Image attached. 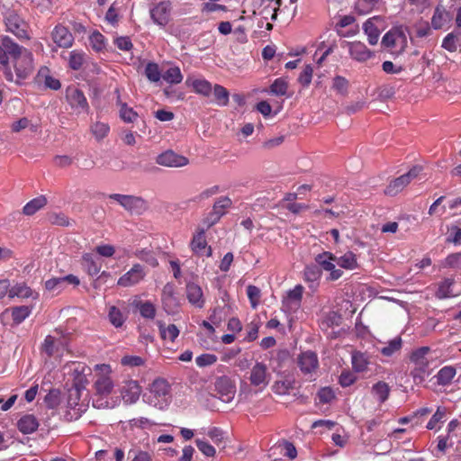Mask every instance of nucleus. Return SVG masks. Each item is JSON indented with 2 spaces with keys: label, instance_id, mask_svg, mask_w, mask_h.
<instances>
[{
  "label": "nucleus",
  "instance_id": "1",
  "mask_svg": "<svg viewBox=\"0 0 461 461\" xmlns=\"http://www.w3.org/2000/svg\"><path fill=\"white\" fill-rule=\"evenodd\" d=\"M33 55L8 37L0 40V65L6 80L21 84L32 73Z\"/></svg>",
  "mask_w": 461,
  "mask_h": 461
},
{
  "label": "nucleus",
  "instance_id": "2",
  "mask_svg": "<svg viewBox=\"0 0 461 461\" xmlns=\"http://www.w3.org/2000/svg\"><path fill=\"white\" fill-rule=\"evenodd\" d=\"M88 404V393L83 387L76 384L68 391L62 404L64 419L68 421L79 419L87 410Z\"/></svg>",
  "mask_w": 461,
  "mask_h": 461
},
{
  "label": "nucleus",
  "instance_id": "3",
  "mask_svg": "<svg viewBox=\"0 0 461 461\" xmlns=\"http://www.w3.org/2000/svg\"><path fill=\"white\" fill-rule=\"evenodd\" d=\"M112 367L107 364H99L95 366V388L100 399L94 402L97 408H113L114 403L110 402L106 397L113 392L114 387L113 380L111 376Z\"/></svg>",
  "mask_w": 461,
  "mask_h": 461
},
{
  "label": "nucleus",
  "instance_id": "4",
  "mask_svg": "<svg viewBox=\"0 0 461 461\" xmlns=\"http://www.w3.org/2000/svg\"><path fill=\"white\" fill-rule=\"evenodd\" d=\"M143 402L160 411L167 410L171 403V386L164 378H156L149 384L142 396Z\"/></svg>",
  "mask_w": 461,
  "mask_h": 461
},
{
  "label": "nucleus",
  "instance_id": "5",
  "mask_svg": "<svg viewBox=\"0 0 461 461\" xmlns=\"http://www.w3.org/2000/svg\"><path fill=\"white\" fill-rule=\"evenodd\" d=\"M430 353L431 348L424 346L415 348L410 354V362L412 365L411 376L416 384L424 382L430 374Z\"/></svg>",
  "mask_w": 461,
  "mask_h": 461
},
{
  "label": "nucleus",
  "instance_id": "6",
  "mask_svg": "<svg viewBox=\"0 0 461 461\" xmlns=\"http://www.w3.org/2000/svg\"><path fill=\"white\" fill-rule=\"evenodd\" d=\"M381 43L393 54H401L408 45L407 35L402 27H393L384 35Z\"/></svg>",
  "mask_w": 461,
  "mask_h": 461
},
{
  "label": "nucleus",
  "instance_id": "7",
  "mask_svg": "<svg viewBox=\"0 0 461 461\" xmlns=\"http://www.w3.org/2000/svg\"><path fill=\"white\" fill-rule=\"evenodd\" d=\"M314 261L321 269V272H328L327 279L336 281L343 276V271L337 267V256L330 251H323L317 254Z\"/></svg>",
  "mask_w": 461,
  "mask_h": 461
},
{
  "label": "nucleus",
  "instance_id": "8",
  "mask_svg": "<svg viewBox=\"0 0 461 461\" xmlns=\"http://www.w3.org/2000/svg\"><path fill=\"white\" fill-rule=\"evenodd\" d=\"M108 197L131 213L140 214L148 208L147 202L140 196L112 194Z\"/></svg>",
  "mask_w": 461,
  "mask_h": 461
},
{
  "label": "nucleus",
  "instance_id": "9",
  "mask_svg": "<svg viewBox=\"0 0 461 461\" xmlns=\"http://www.w3.org/2000/svg\"><path fill=\"white\" fill-rule=\"evenodd\" d=\"M341 47L346 49L349 57L358 63H365L375 58V51L359 41H343Z\"/></svg>",
  "mask_w": 461,
  "mask_h": 461
},
{
  "label": "nucleus",
  "instance_id": "10",
  "mask_svg": "<svg viewBox=\"0 0 461 461\" xmlns=\"http://www.w3.org/2000/svg\"><path fill=\"white\" fill-rule=\"evenodd\" d=\"M249 380L252 386L262 392L271 380V374L267 365L262 362H256L250 369Z\"/></svg>",
  "mask_w": 461,
  "mask_h": 461
},
{
  "label": "nucleus",
  "instance_id": "11",
  "mask_svg": "<svg viewBox=\"0 0 461 461\" xmlns=\"http://www.w3.org/2000/svg\"><path fill=\"white\" fill-rule=\"evenodd\" d=\"M385 21L382 16H373L364 23L363 31L370 45L377 44L380 34L385 29Z\"/></svg>",
  "mask_w": 461,
  "mask_h": 461
},
{
  "label": "nucleus",
  "instance_id": "12",
  "mask_svg": "<svg viewBox=\"0 0 461 461\" xmlns=\"http://www.w3.org/2000/svg\"><path fill=\"white\" fill-rule=\"evenodd\" d=\"M79 284L80 280L77 276L74 275H68L65 276L52 277L46 280L44 283V289L50 294L57 295L64 291L68 285L77 286Z\"/></svg>",
  "mask_w": 461,
  "mask_h": 461
},
{
  "label": "nucleus",
  "instance_id": "13",
  "mask_svg": "<svg viewBox=\"0 0 461 461\" xmlns=\"http://www.w3.org/2000/svg\"><path fill=\"white\" fill-rule=\"evenodd\" d=\"M50 36L55 44V48H53L52 50H55L57 48L69 49L74 44L75 39L72 32L62 24L56 25Z\"/></svg>",
  "mask_w": 461,
  "mask_h": 461
},
{
  "label": "nucleus",
  "instance_id": "14",
  "mask_svg": "<svg viewBox=\"0 0 461 461\" xmlns=\"http://www.w3.org/2000/svg\"><path fill=\"white\" fill-rule=\"evenodd\" d=\"M66 98L70 107L77 113H87L88 103L83 92L76 86H69L66 91Z\"/></svg>",
  "mask_w": 461,
  "mask_h": 461
},
{
  "label": "nucleus",
  "instance_id": "15",
  "mask_svg": "<svg viewBox=\"0 0 461 461\" xmlns=\"http://www.w3.org/2000/svg\"><path fill=\"white\" fill-rule=\"evenodd\" d=\"M421 167H413L409 170L408 173L402 175L401 176L391 181L385 189V193L389 195H395L407 186L412 179L417 177L420 172Z\"/></svg>",
  "mask_w": 461,
  "mask_h": 461
},
{
  "label": "nucleus",
  "instance_id": "16",
  "mask_svg": "<svg viewBox=\"0 0 461 461\" xmlns=\"http://www.w3.org/2000/svg\"><path fill=\"white\" fill-rule=\"evenodd\" d=\"M66 341L60 336L48 335L41 347L42 353L48 357H59L66 350Z\"/></svg>",
  "mask_w": 461,
  "mask_h": 461
},
{
  "label": "nucleus",
  "instance_id": "17",
  "mask_svg": "<svg viewBox=\"0 0 461 461\" xmlns=\"http://www.w3.org/2000/svg\"><path fill=\"white\" fill-rule=\"evenodd\" d=\"M298 366L304 375L312 379L317 373L319 361L317 355L312 351H306L298 357Z\"/></svg>",
  "mask_w": 461,
  "mask_h": 461
},
{
  "label": "nucleus",
  "instance_id": "18",
  "mask_svg": "<svg viewBox=\"0 0 461 461\" xmlns=\"http://www.w3.org/2000/svg\"><path fill=\"white\" fill-rule=\"evenodd\" d=\"M7 30L19 39H29L26 23L15 13H9L5 16Z\"/></svg>",
  "mask_w": 461,
  "mask_h": 461
},
{
  "label": "nucleus",
  "instance_id": "19",
  "mask_svg": "<svg viewBox=\"0 0 461 461\" xmlns=\"http://www.w3.org/2000/svg\"><path fill=\"white\" fill-rule=\"evenodd\" d=\"M146 275L147 273L141 265L134 264L129 271L118 279L117 285L122 287L133 286L140 283Z\"/></svg>",
  "mask_w": 461,
  "mask_h": 461
},
{
  "label": "nucleus",
  "instance_id": "20",
  "mask_svg": "<svg viewBox=\"0 0 461 461\" xmlns=\"http://www.w3.org/2000/svg\"><path fill=\"white\" fill-rule=\"evenodd\" d=\"M215 390L224 402H230L236 394L235 383L228 376H221L216 380Z\"/></svg>",
  "mask_w": 461,
  "mask_h": 461
},
{
  "label": "nucleus",
  "instance_id": "21",
  "mask_svg": "<svg viewBox=\"0 0 461 461\" xmlns=\"http://www.w3.org/2000/svg\"><path fill=\"white\" fill-rule=\"evenodd\" d=\"M190 249L193 251V253L197 256H212V251L211 247L207 245L205 230L203 228L197 229L196 231L194 233L190 242Z\"/></svg>",
  "mask_w": 461,
  "mask_h": 461
},
{
  "label": "nucleus",
  "instance_id": "22",
  "mask_svg": "<svg viewBox=\"0 0 461 461\" xmlns=\"http://www.w3.org/2000/svg\"><path fill=\"white\" fill-rule=\"evenodd\" d=\"M189 160L185 156L179 155L173 150L162 152L156 158V163L167 167H182L188 164Z\"/></svg>",
  "mask_w": 461,
  "mask_h": 461
},
{
  "label": "nucleus",
  "instance_id": "23",
  "mask_svg": "<svg viewBox=\"0 0 461 461\" xmlns=\"http://www.w3.org/2000/svg\"><path fill=\"white\" fill-rule=\"evenodd\" d=\"M140 394L141 386L138 381L130 379L122 383L121 387V395L125 403H135L139 400Z\"/></svg>",
  "mask_w": 461,
  "mask_h": 461
},
{
  "label": "nucleus",
  "instance_id": "24",
  "mask_svg": "<svg viewBox=\"0 0 461 461\" xmlns=\"http://www.w3.org/2000/svg\"><path fill=\"white\" fill-rule=\"evenodd\" d=\"M170 3L160 2L150 9L152 21L160 27H165L169 21Z\"/></svg>",
  "mask_w": 461,
  "mask_h": 461
},
{
  "label": "nucleus",
  "instance_id": "25",
  "mask_svg": "<svg viewBox=\"0 0 461 461\" xmlns=\"http://www.w3.org/2000/svg\"><path fill=\"white\" fill-rule=\"evenodd\" d=\"M303 287L301 285H295L289 290L283 300V307L289 312H294L299 309L303 298Z\"/></svg>",
  "mask_w": 461,
  "mask_h": 461
},
{
  "label": "nucleus",
  "instance_id": "26",
  "mask_svg": "<svg viewBox=\"0 0 461 461\" xmlns=\"http://www.w3.org/2000/svg\"><path fill=\"white\" fill-rule=\"evenodd\" d=\"M355 23V18L352 15H344L339 18V22L336 24L337 33L340 37H352L357 34L358 32V28L357 25H352Z\"/></svg>",
  "mask_w": 461,
  "mask_h": 461
},
{
  "label": "nucleus",
  "instance_id": "27",
  "mask_svg": "<svg viewBox=\"0 0 461 461\" xmlns=\"http://www.w3.org/2000/svg\"><path fill=\"white\" fill-rule=\"evenodd\" d=\"M450 21L451 15L449 12H447L442 5L436 6L430 20L431 27L434 30H441L445 28Z\"/></svg>",
  "mask_w": 461,
  "mask_h": 461
},
{
  "label": "nucleus",
  "instance_id": "28",
  "mask_svg": "<svg viewBox=\"0 0 461 461\" xmlns=\"http://www.w3.org/2000/svg\"><path fill=\"white\" fill-rule=\"evenodd\" d=\"M185 84L191 86L196 94L203 96H209L212 93V85L204 78L188 77Z\"/></svg>",
  "mask_w": 461,
  "mask_h": 461
},
{
  "label": "nucleus",
  "instance_id": "29",
  "mask_svg": "<svg viewBox=\"0 0 461 461\" xmlns=\"http://www.w3.org/2000/svg\"><path fill=\"white\" fill-rule=\"evenodd\" d=\"M186 297L194 307L202 308L204 304L203 290L197 284L188 283L186 285Z\"/></svg>",
  "mask_w": 461,
  "mask_h": 461
},
{
  "label": "nucleus",
  "instance_id": "30",
  "mask_svg": "<svg viewBox=\"0 0 461 461\" xmlns=\"http://www.w3.org/2000/svg\"><path fill=\"white\" fill-rule=\"evenodd\" d=\"M162 303L164 309L170 312H174V310L178 306L177 300L175 296V287L172 284H167L163 287L162 290Z\"/></svg>",
  "mask_w": 461,
  "mask_h": 461
},
{
  "label": "nucleus",
  "instance_id": "31",
  "mask_svg": "<svg viewBox=\"0 0 461 461\" xmlns=\"http://www.w3.org/2000/svg\"><path fill=\"white\" fill-rule=\"evenodd\" d=\"M115 93L117 95V101L116 104L120 107L119 113L120 118L127 123H131L135 122L138 118V113L126 103L122 102L119 89L115 90Z\"/></svg>",
  "mask_w": 461,
  "mask_h": 461
},
{
  "label": "nucleus",
  "instance_id": "32",
  "mask_svg": "<svg viewBox=\"0 0 461 461\" xmlns=\"http://www.w3.org/2000/svg\"><path fill=\"white\" fill-rule=\"evenodd\" d=\"M337 265L339 267L338 268L349 271L357 269L359 267L357 257L352 251H347L343 255L337 257Z\"/></svg>",
  "mask_w": 461,
  "mask_h": 461
},
{
  "label": "nucleus",
  "instance_id": "33",
  "mask_svg": "<svg viewBox=\"0 0 461 461\" xmlns=\"http://www.w3.org/2000/svg\"><path fill=\"white\" fill-rule=\"evenodd\" d=\"M17 426L22 433L31 434L38 429L39 422L33 415L27 414L18 420Z\"/></svg>",
  "mask_w": 461,
  "mask_h": 461
},
{
  "label": "nucleus",
  "instance_id": "34",
  "mask_svg": "<svg viewBox=\"0 0 461 461\" xmlns=\"http://www.w3.org/2000/svg\"><path fill=\"white\" fill-rule=\"evenodd\" d=\"M441 47L449 52H455L461 47V32H452L447 34L442 41Z\"/></svg>",
  "mask_w": 461,
  "mask_h": 461
},
{
  "label": "nucleus",
  "instance_id": "35",
  "mask_svg": "<svg viewBox=\"0 0 461 461\" xmlns=\"http://www.w3.org/2000/svg\"><path fill=\"white\" fill-rule=\"evenodd\" d=\"M304 280L310 284L311 288H315L318 285L319 280L321 276V272L316 265H308L304 268Z\"/></svg>",
  "mask_w": 461,
  "mask_h": 461
},
{
  "label": "nucleus",
  "instance_id": "36",
  "mask_svg": "<svg viewBox=\"0 0 461 461\" xmlns=\"http://www.w3.org/2000/svg\"><path fill=\"white\" fill-rule=\"evenodd\" d=\"M37 294L34 293L29 286L25 284H16L14 286H10L9 290V297H20V298H36Z\"/></svg>",
  "mask_w": 461,
  "mask_h": 461
},
{
  "label": "nucleus",
  "instance_id": "37",
  "mask_svg": "<svg viewBox=\"0 0 461 461\" xmlns=\"http://www.w3.org/2000/svg\"><path fill=\"white\" fill-rule=\"evenodd\" d=\"M373 396L380 402H384L390 393V386L385 382L380 381L375 384L371 388Z\"/></svg>",
  "mask_w": 461,
  "mask_h": 461
},
{
  "label": "nucleus",
  "instance_id": "38",
  "mask_svg": "<svg viewBox=\"0 0 461 461\" xmlns=\"http://www.w3.org/2000/svg\"><path fill=\"white\" fill-rule=\"evenodd\" d=\"M47 204V199L43 195H40L30 202H28L23 208V212L25 215L31 216L40 211Z\"/></svg>",
  "mask_w": 461,
  "mask_h": 461
},
{
  "label": "nucleus",
  "instance_id": "39",
  "mask_svg": "<svg viewBox=\"0 0 461 461\" xmlns=\"http://www.w3.org/2000/svg\"><path fill=\"white\" fill-rule=\"evenodd\" d=\"M455 282L453 279L447 278L439 283L438 290L436 292V296L438 299H446L449 297H454L456 294L454 292L453 285Z\"/></svg>",
  "mask_w": 461,
  "mask_h": 461
},
{
  "label": "nucleus",
  "instance_id": "40",
  "mask_svg": "<svg viewBox=\"0 0 461 461\" xmlns=\"http://www.w3.org/2000/svg\"><path fill=\"white\" fill-rule=\"evenodd\" d=\"M456 374V370L455 367L451 366H446L439 369L438 374L436 375L437 382L439 385H448Z\"/></svg>",
  "mask_w": 461,
  "mask_h": 461
},
{
  "label": "nucleus",
  "instance_id": "41",
  "mask_svg": "<svg viewBox=\"0 0 461 461\" xmlns=\"http://www.w3.org/2000/svg\"><path fill=\"white\" fill-rule=\"evenodd\" d=\"M158 326L163 339H167L173 342L179 335V330L175 324H169L166 327L162 321H158Z\"/></svg>",
  "mask_w": 461,
  "mask_h": 461
},
{
  "label": "nucleus",
  "instance_id": "42",
  "mask_svg": "<svg viewBox=\"0 0 461 461\" xmlns=\"http://www.w3.org/2000/svg\"><path fill=\"white\" fill-rule=\"evenodd\" d=\"M49 73H50V71H49L48 68H41L38 72L39 80L43 79L44 85L50 89H53V90L59 89L60 82L57 78L50 76Z\"/></svg>",
  "mask_w": 461,
  "mask_h": 461
},
{
  "label": "nucleus",
  "instance_id": "43",
  "mask_svg": "<svg viewBox=\"0 0 461 461\" xmlns=\"http://www.w3.org/2000/svg\"><path fill=\"white\" fill-rule=\"evenodd\" d=\"M369 365L368 357L365 353L355 352L352 354V366L356 372H364Z\"/></svg>",
  "mask_w": 461,
  "mask_h": 461
},
{
  "label": "nucleus",
  "instance_id": "44",
  "mask_svg": "<svg viewBox=\"0 0 461 461\" xmlns=\"http://www.w3.org/2000/svg\"><path fill=\"white\" fill-rule=\"evenodd\" d=\"M84 267L90 276H96L101 270V265L96 262L94 256L90 253H86L82 257Z\"/></svg>",
  "mask_w": 461,
  "mask_h": 461
},
{
  "label": "nucleus",
  "instance_id": "45",
  "mask_svg": "<svg viewBox=\"0 0 461 461\" xmlns=\"http://www.w3.org/2000/svg\"><path fill=\"white\" fill-rule=\"evenodd\" d=\"M402 346L401 337H396L386 343L384 347L380 349L382 355L391 357L396 352L400 351Z\"/></svg>",
  "mask_w": 461,
  "mask_h": 461
},
{
  "label": "nucleus",
  "instance_id": "46",
  "mask_svg": "<svg viewBox=\"0 0 461 461\" xmlns=\"http://www.w3.org/2000/svg\"><path fill=\"white\" fill-rule=\"evenodd\" d=\"M90 130L97 140H102L108 135L110 131V126L106 122H95L91 125Z\"/></svg>",
  "mask_w": 461,
  "mask_h": 461
},
{
  "label": "nucleus",
  "instance_id": "47",
  "mask_svg": "<svg viewBox=\"0 0 461 461\" xmlns=\"http://www.w3.org/2000/svg\"><path fill=\"white\" fill-rule=\"evenodd\" d=\"M32 312V309L28 306H18L11 310V316L14 324L22 323Z\"/></svg>",
  "mask_w": 461,
  "mask_h": 461
},
{
  "label": "nucleus",
  "instance_id": "48",
  "mask_svg": "<svg viewBox=\"0 0 461 461\" xmlns=\"http://www.w3.org/2000/svg\"><path fill=\"white\" fill-rule=\"evenodd\" d=\"M163 79L168 84H179L183 80V75L178 67L169 68L163 75Z\"/></svg>",
  "mask_w": 461,
  "mask_h": 461
},
{
  "label": "nucleus",
  "instance_id": "49",
  "mask_svg": "<svg viewBox=\"0 0 461 461\" xmlns=\"http://www.w3.org/2000/svg\"><path fill=\"white\" fill-rule=\"evenodd\" d=\"M108 318L110 322L115 327L120 328L123 325L126 317L120 309L115 306H111L108 312Z\"/></svg>",
  "mask_w": 461,
  "mask_h": 461
},
{
  "label": "nucleus",
  "instance_id": "50",
  "mask_svg": "<svg viewBox=\"0 0 461 461\" xmlns=\"http://www.w3.org/2000/svg\"><path fill=\"white\" fill-rule=\"evenodd\" d=\"M288 89V83L287 81L283 78L279 77L276 78L270 86V94L276 95V96H283L286 95Z\"/></svg>",
  "mask_w": 461,
  "mask_h": 461
},
{
  "label": "nucleus",
  "instance_id": "51",
  "mask_svg": "<svg viewBox=\"0 0 461 461\" xmlns=\"http://www.w3.org/2000/svg\"><path fill=\"white\" fill-rule=\"evenodd\" d=\"M85 61V53L79 50H72L69 53L68 66L74 70L79 69Z\"/></svg>",
  "mask_w": 461,
  "mask_h": 461
},
{
  "label": "nucleus",
  "instance_id": "52",
  "mask_svg": "<svg viewBox=\"0 0 461 461\" xmlns=\"http://www.w3.org/2000/svg\"><path fill=\"white\" fill-rule=\"evenodd\" d=\"M137 308L140 315L146 319H154L156 315V307L150 302H140L137 303Z\"/></svg>",
  "mask_w": 461,
  "mask_h": 461
},
{
  "label": "nucleus",
  "instance_id": "53",
  "mask_svg": "<svg viewBox=\"0 0 461 461\" xmlns=\"http://www.w3.org/2000/svg\"><path fill=\"white\" fill-rule=\"evenodd\" d=\"M145 76L150 82L157 83L160 80L162 75L158 64L149 62L145 68Z\"/></svg>",
  "mask_w": 461,
  "mask_h": 461
},
{
  "label": "nucleus",
  "instance_id": "54",
  "mask_svg": "<svg viewBox=\"0 0 461 461\" xmlns=\"http://www.w3.org/2000/svg\"><path fill=\"white\" fill-rule=\"evenodd\" d=\"M213 95L219 105L225 106L228 104L229 92L225 87L220 85H215L213 87Z\"/></svg>",
  "mask_w": 461,
  "mask_h": 461
},
{
  "label": "nucleus",
  "instance_id": "55",
  "mask_svg": "<svg viewBox=\"0 0 461 461\" xmlns=\"http://www.w3.org/2000/svg\"><path fill=\"white\" fill-rule=\"evenodd\" d=\"M231 204V201L228 197H221L218 199L212 208V212H216V219H220L224 213L227 208Z\"/></svg>",
  "mask_w": 461,
  "mask_h": 461
},
{
  "label": "nucleus",
  "instance_id": "56",
  "mask_svg": "<svg viewBox=\"0 0 461 461\" xmlns=\"http://www.w3.org/2000/svg\"><path fill=\"white\" fill-rule=\"evenodd\" d=\"M195 445L203 455L207 457H213L216 454L215 447L204 439L196 438Z\"/></svg>",
  "mask_w": 461,
  "mask_h": 461
},
{
  "label": "nucleus",
  "instance_id": "57",
  "mask_svg": "<svg viewBox=\"0 0 461 461\" xmlns=\"http://www.w3.org/2000/svg\"><path fill=\"white\" fill-rule=\"evenodd\" d=\"M332 88L338 94L345 95L348 90V81L341 76H336L332 81Z\"/></svg>",
  "mask_w": 461,
  "mask_h": 461
},
{
  "label": "nucleus",
  "instance_id": "58",
  "mask_svg": "<svg viewBox=\"0 0 461 461\" xmlns=\"http://www.w3.org/2000/svg\"><path fill=\"white\" fill-rule=\"evenodd\" d=\"M443 267L461 269V252L449 254L442 263Z\"/></svg>",
  "mask_w": 461,
  "mask_h": 461
},
{
  "label": "nucleus",
  "instance_id": "59",
  "mask_svg": "<svg viewBox=\"0 0 461 461\" xmlns=\"http://www.w3.org/2000/svg\"><path fill=\"white\" fill-rule=\"evenodd\" d=\"M446 415V409L438 407L436 412L432 415L429 422L427 423L426 428L428 429H435L437 425L440 422H443Z\"/></svg>",
  "mask_w": 461,
  "mask_h": 461
},
{
  "label": "nucleus",
  "instance_id": "60",
  "mask_svg": "<svg viewBox=\"0 0 461 461\" xmlns=\"http://www.w3.org/2000/svg\"><path fill=\"white\" fill-rule=\"evenodd\" d=\"M260 289L255 285H249L247 287V295L249 300L250 305L253 309H256L259 303L260 299Z\"/></svg>",
  "mask_w": 461,
  "mask_h": 461
},
{
  "label": "nucleus",
  "instance_id": "61",
  "mask_svg": "<svg viewBox=\"0 0 461 461\" xmlns=\"http://www.w3.org/2000/svg\"><path fill=\"white\" fill-rule=\"evenodd\" d=\"M121 364L127 367H138L145 364V360L139 356L127 355L122 357Z\"/></svg>",
  "mask_w": 461,
  "mask_h": 461
},
{
  "label": "nucleus",
  "instance_id": "62",
  "mask_svg": "<svg viewBox=\"0 0 461 461\" xmlns=\"http://www.w3.org/2000/svg\"><path fill=\"white\" fill-rule=\"evenodd\" d=\"M217 357L214 354L205 353L195 358V363L199 367H205L216 363Z\"/></svg>",
  "mask_w": 461,
  "mask_h": 461
},
{
  "label": "nucleus",
  "instance_id": "63",
  "mask_svg": "<svg viewBox=\"0 0 461 461\" xmlns=\"http://www.w3.org/2000/svg\"><path fill=\"white\" fill-rule=\"evenodd\" d=\"M136 256L142 261L148 263L151 267H157L158 266V260L155 258L154 254L149 250H140L136 252Z\"/></svg>",
  "mask_w": 461,
  "mask_h": 461
},
{
  "label": "nucleus",
  "instance_id": "64",
  "mask_svg": "<svg viewBox=\"0 0 461 461\" xmlns=\"http://www.w3.org/2000/svg\"><path fill=\"white\" fill-rule=\"evenodd\" d=\"M312 74H313L312 67L311 65L305 66V68H303V70L302 71V73L300 74V76L298 77L299 83L301 85H303V86H308L312 82Z\"/></svg>",
  "mask_w": 461,
  "mask_h": 461
}]
</instances>
